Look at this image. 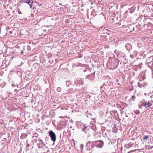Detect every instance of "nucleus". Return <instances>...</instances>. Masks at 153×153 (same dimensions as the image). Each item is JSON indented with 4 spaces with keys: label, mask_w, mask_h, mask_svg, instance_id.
Here are the masks:
<instances>
[{
    "label": "nucleus",
    "mask_w": 153,
    "mask_h": 153,
    "mask_svg": "<svg viewBox=\"0 0 153 153\" xmlns=\"http://www.w3.org/2000/svg\"><path fill=\"white\" fill-rule=\"evenodd\" d=\"M87 146H90L89 150H94L96 148H102L103 145V142L102 140H97L94 142L89 141L87 143Z\"/></svg>",
    "instance_id": "obj_1"
},
{
    "label": "nucleus",
    "mask_w": 153,
    "mask_h": 153,
    "mask_svg": "<svg viewBox=\"0 0 153 153\" xmlns=\"http://www.w3.org/2000/svg\"><path fill=\"white\" fill-rule=\"evenodd\" d=\"M118 63L119 61L117 59L110 57L107 62V66L109 69L113 70L117 67Z\"/></svg>",
    "instance_id": "obj_2"
},
{
    "label": "nucleus",
    "mask_w": 153,
    "mask_h": 153,
    "mask_svg": "<svg viewBox=\"0 0 153 153\" xmlns=\"http://www.w3.org/2000/svg\"><path fill=\"white\" fill-rule=\"evenodd\" d=\"M141 104L143 106L146 108L151 106L152 105L150 101H146L144 100H143L141 101Z\"/></svg>",
    "instance_id": "obj_3"
},
{
    "label": "nucleus",
    "mask_w": 153,
    "mask_h": 153,
    "mask_svg": "<svg viewBox=\"0 0 153 153\" xmlns=\"http://www.w3.org/2000/svg\"><path fill=\"white\" fill-rule=\"evenodd\" d=\"M49 134L51 140L53 142L55 141L56 139V136L55 134L51 130L49 131Z\"/></svg>",
    "instance_id": "obj_4"
},
{
    "label": "nucleus",
    "mask_w": 153,
    "mask_h": 153,
    "mask_svg": "<svg viewBox=\"0 0 153 153\" xmlns=\"http://www.w3.org/2000/svg\"><path fill=\"white\" fill-rule=\"evenodd\" d=\"M152 62H153V56L148 58L146 61V63L149 67L150 66V65L151 63V64H152Z\"/></svg>",
    "instance_id": "obj_5"
},
{
    "label": "nucleus",
    "mask_w": 153,
    "mask_h": 153,
    "mask_svg": "<svg viewBox=\"0 0 153 153\" xmlns=\"http://www.w3.org/2000/svg\"><path fill=\"white\" fill-rule=\"evenodd\" d=\"M39 143L37 144V146L39 148L42 149H43V148H44V143L43 141L42 140H39Z\"/></svg>",
    "instance_id": "obj_6"
},
{
    "label": "nucleus",
    "mask_w": 153,
    "mask_h": 153,
    "mask_svg": "<svg viewBox=\"0 0 153 153\" xmlns=\"http://www.w3.org/2000/svg\"><path fill=\"white\" fill-rule=\"evenodd\" d=\"M125 47L126 49L128 51H129L132 48V46L129 43H127L125 46Z\"/></svg>",
    "instance_id": "obj_7"
},
{
    "label": "nucleus",
    "mask_w": 153,
    "mask_h": 153,
    "mask_svg": "<svg viewBox=\"0 0 153 153\" xmlns=\"http://www.w3.org/2000/svg\"><path fill=\"white\" fill-rule=\"evenodd\" d=\"M23 50L25 51V53H27L30 50L31 47L29 45H28L26 47L25 46Z\"/></svg>",
    "instance_id": "obj_8"
},
{
    "label": "nucleus",
    "mask_w": 153,
    "mask_h": 153,
    "mask_svg": "<svg viewBox=\"0 0 153 153\" xmlns=\"http://www.w3.org/2000/svg\"><path fill=\"white\" fill-rule=\"evenodd\" d=\"M146 77V75L145 74H140L139 75V80L140 81H141L143 80H144Z\"/></svg>",
    "instance_id": "obj_9"
},
{
    "label": "nucleus",
    "mask_w": 153,
    "mask_h": 153,
    "mask_svg": "<svg viewBox=\"0 0 153 153\" xmlns=\"http://www.w3.org/2000/svg\"><path fill=\"white\" fill-rule=\"evenodd\" d=\"M87 78L91 80H93L94 78V74L88 75Z\"/></svg>",
    "instance_id": "obj_10"
},
{
    "label": "nucleus",
    "mask_w": 153,
    "mask_h": 153,
    "mask_svg": "<svg viewBox=\"0 0 153 153\" xmlns=\"http://www.w3.org/2000/svg\"><path fill=\"white\" fill-rule=\"evenodd\" d=\"M33 1L32 0H28L26 3H27L30 6V8H31L32 6Z\"/></svg>",
    "instance_id": "obj_11"
},
{
    "label": "nucleus",
    "mask_w": 153,
    "mask_h": 153,
    "mask_svg": "<svg viewBox=\"0 0 153 153\" xmlns=\"http://www.w3.org/2000/svg\"><path fill=\"white\" fill-rule=\"evenodd\" d=\"M121 57H122L123 59L124 60H126V58H125L126 57V55L125 54L122 52H121L120 54Z\"/></svg>",
    "instance_id": "obj_12"
},
{
    "label": "nucleus",
    "mask_w": 153,
    "mask_h": 153,
    "mask_svg": "<svg viewBox=\"0 0 153 153\" xmlns=\"http://www.w3.org/2000/svg\"><path fill=\"white\" fill-rule=\"evenodd\" d=\"M138 86L139 87L141 88L143 87H145V85H143V83H140V82H138Z\"/></svg>",
    "instance_id": "obj_13"
},
{
    "label": "nucleus",
    "mask_w": 153,
    "mask_h": 153,
    "mask_svg": "<svg viewBox=\"0 0 153 153\" xmlns=\"http://www.w3.org/2000/svg\"><path fill=\"white\" fill-rule=\"evenodd\" d=\"M129 28H131V29H132V30H131V31H134L135 30V29L134 27H133V26L132 25H130L129 26Z\"/></svg>",
    "instance_id": "obj_14"
},
{
    "label": "nucleus",
    "mask_w": 153,
    "mask_h": 153,
    "mask_svg": "<svg viewBox=\"0 0 153 153\" xmlns=\"http://www.w3.org/2000/svg\"><path fill=\"white\" fill-rule=\"evenodd\" d=\"M44 148H43V149L44 150H45V149H47L48 148V147L46 146V145L45 144H44Z\"/></svg>",
    "instance_id": "obj_15"
},
{
    "label": "nucleus",
    "mask_w": 153,
    "mask_h": 153,
    "mask_svg": "<svg viewBox=\"0 0 153 153\" xmlns=\"http://www.w3.org/2000/svg\"><path fill=\"white\" fill-rule=\"evenodd\" d=\"M71 82L69 81H67L66 82V85L68 86L69 85H70Z\"/></svg>",
    "instance_id": "obj_16"
},
{
    "label": "nucleus",
    "mask_w": 153,
    "mask_h": 153,
    "mask_svg": "<svg viewBox=\"0 0 153 153\" xmlns=\"http://www.w3.org/2000/svg\"><path fill=\"white\" fill-rule=\"evenodd\" d=\"M57 91L59 92L61 91V88L60 87H58L57 88Z\"/></svg>",
    "instance_id": "obj_17"
},
{
    "label": "nucleus",
    "mask_w": 153,
    "mask_h": 153,
    "mask_svg": "<svg viewBox=\"0 0 153 153\" xmlns=\"http://www.w3.org/2000/svg\"><path fill=\"white\" fill-rule=\"evenodd\" d=\"M130 57L132 59H133L134 58V55L133 54H130Z\"/></svg>",
    "instance_id": "obj_18"
},
{
    "label": "nucleus",
    "mask_w": 153,
    "mask_h": 153,
    "mask_svg": "<svg viewBox=\"0 0 153 153\" xmlns=\"http://www.w3.org/2000/svg\"><path fill=\"white\" fill-rule=\"evenodd\" d=\"M136 97L134 96H133L132 97V99L133 101H134V100L135 99Z\"/></svg>",
    "instance_id": "obj_19"
},
{
    "label": "nucleus",
    "mask_w": 153,
    "mask_h": 153,
    "mask_svg": "<svg viewBox=\"0 0 153 153\" xmlns=\"http://www.w3.org/2000/svg\"><path fill=\"white\" fill-rule=\"evenodd\" d=\"M148 138V136L146 135L143 138V139L144 140H146Z\"/></svg>",
    "instance_id": "obj_20"
},
{
    "label": "nucleus",
    "mask_w": 153,
    "mask_h": 153,
    "mask_svg": "<svg viewBox=\"0 0 153 153\" xmlns=\"http://www.w3.org/2000/svg\"><path fill=\"white\" fill-rule=\"evenodd\" d=\"M143 85H145V87H146L147 85V84L146 82H144V83H143Z\"/></svg>",
    "instance_id": "obj_21"
},
{
    "label": "nucleus",
    "mask_w": 153,
    "mask_h": 153,
    "mask_svg": "<svg viewBox=\"0 0 153 153\" xmlns=\"http://www.w3.org/2000/svg\"><path fill=\"white\" fill-rule=\"evenodd\" d=\"M83 144H81V145H80V149H81V150H82V149H83Z\"/></svg>",
    "instance_id": "obj_22"
},
{
    "label": "nucleus",
    "mask_w": 153,
    "mask_h": 153,
    "mask_svg": "<svg viewBox=\"0 0 153 153\" xmlns=\"http://www.w3.org/2000/svg\"><path fill=\"white\" fill-rule=\"evenodd\" d=\"M136 150H132V151H131L130 152H128L127 153H131L132 152H135Z\"/></svg>",
    "instance_id": "obj_23"
},
{
    "label": "nucleus",
    "mask_w": 153,
    "mask_h": 153,
    "mask_svg": "<svg viewBox=\"0 0 153 153\" xmlns=\"http://www.w3.org/2000/svg\"><path fill=\"white\" fill-rule=\"evenodd\" d=\"M143 106V105H142V104L141 103V105H140L139 107L140 108H142V106Z\"/></svg>",
    "instance_id": "obj_24"
},
{
    "label": "nucleus",
    "mask_w": 153,
    "mask_h": 153,
    "mask_svg": "<svg viewBox=\"0 0 153 153\" xmlns=\"http://www.w3.org/2000/svg\"><path fill=\"white\" fill-rule=\"evenodd\" d=\"M128 145L130 147H131L132 146V144L131 143H129L128 144Z\"/></svg>",
    "instance_id": "obj_25"
},
{
    "label": "nucleus",
    "mask_w": 153,
    "mask_h": 153,
    "mask_svg": "<svg viewBox=\"0 0 153 153\" xmlns=\"http://www.w3.org/2000/svg\"><path fill=\"white\" fill-rule=\"evenodd\" d=\"M24 51L25 52V51L23 49V50H22V51L21 52V53L23 54Z\"/></svg>",
    "instance_id": "obj_26"
},
{
    "label": "nucleus",
    "mask_w": 153,
    "mask_h": 153,
    "mask_svg": "<svg viewBox=\"0 0 153 153\" xmlns=\"http://www.w3.org/2000/svg\"><path fill=\"white\" fill-rule=\"evenodd\" d=\"M85 128H82V130L84 132H86V131H85Z\"/></svg>",
    "instance_id": "obj_27"
},
{
    "label": "nucleus",
    "mask_w": 153,
    "mask_h": 153,
    "mask_svg": "<svg viewBox=\"0 0 153 153\" xmlns=\"http://www.w3.org/2000/svg\"><path fill=\"white\" fill-rule=\"evenodd\" d=\"M14 91L16 92V93H17L18 91L17 89H15L14 90Z\"/></svg>",
    "instance_id": "obj_28"
},
{
    "label": "nucleus",
    "mask_w": 153,
    "mask_h": 153,
    "mask_svg": "<svg viewBox=\"0 0 153 153\" xmlns=\"http://www.w3.org/2000/svg\"><path fill=\"white\" fill-rule=\"evenodd\" d=\"M18 13L19 14H22L21 12L20 11H18Z\"/></svg>",
    "instance_id": "obj_29"
},
{
    "label": "nucleus",
    "mask_w": 153,
    "mask_h": 153,
    "mask_svg": "<svg viewBox=\"0 0 153 153\" xmlns=\"http://www.w3.org/2000/svg\"><path fill=\"white\" fill-rule=\"evenodd\" d=\"M136 114H138V113H136Z\"/></svg>",
    "instance_id": "obj_30"
}]
</instances>
